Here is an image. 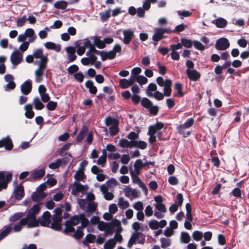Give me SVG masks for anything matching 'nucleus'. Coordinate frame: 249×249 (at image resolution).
Masks as SVG:
<instances>
[{
  "label": "nucleus",
  "mask_w": 249,
  "mask_h": 249,
  "mask_svg": "<svg viewBox=\"0 0 249 249\" xmlns=\"http://www.w3.org/2000/svg\"><path fill=\"white\" fill-rule=\"evenodd\" d=\"M36 36L34 30L29 28L25 30L24 33L20 34L17 37V41L21 44L19 46V49L22 52H24L29 48L30 43H32L36 39Z\"/></svg>",
  "instance_id": "nucleus-1"
},
{
  "label": "nucleus",
  "mask_w": 249,
  "mask_h": 249,
  "mask_svg": "<svg viewBox=\"0 0 249 249\" xmlns=\"http://www.w3.org/2000/svg\"><path fill=\"white\" fill-rule=\"evenodd\" d=\"M79 222H81V226L83 228L86 227L89 223V220L85 217L84 214L74 215L66 221L65 223V229L64 232L67 233L73 232L75 230L74 226L78 224Z\"/></svg>",
  "instance_id": "nucleus-2"
},
{
  "label": "nucleus",
  "mask_w": 249,
  "mask_h": 249,
  "mask_svg": "<svg viewBox=\"0 0 249 249\" xmlns=\"http://www.w3.org/2000/svg\"><path fill=\"white\" fill-rule=\"evenodd\" d=\"M40 210L39 205H34L30 209L28 214L25 218L28 222V228L36 227L38 226V221L36 219V215L38 213Z\"/></svg>",
  "instance_id": "nucleus-3"
},
{
  "label": "nucleus",
  "mask_w": 249,
  "mask_h": 249,
  "mask_svg": "<svg viewBox=\"0 0 249 249\" xmlns=\"http://www.w3.org/2000/svg\"><path fill=\"white\" fill-rule=\"evenodd\" d=\"M164 126V124L161 123H157L154 125L150 126L149 128L148 141L150 143H153L156 142V137L159 136L160 138V130Z\"/></svg>",
  "instance_id": "nucleus-4"
},
{
  "label": "nucleus",
  "mask_w": 249,
  "mask_h": 249,
  "mask_svg": "<svg viewBox=\"0 0 249 249\" xmlns=\"http://www.w3.org/2000/svg\"><path fill=\"white\" fill-rule=\"evenodd\" d=\"M122 49L120 45L117 44H116L112 50L108 52H101L99 53V55L101 56V59L102 60H105L107 59H112L115 57L116 53L121 52Z\"/></svg>",
  "instance_id": "nucleus-5"
},
{
  "label": "nucleus",
  "mask_w": 249,
  "mask_h": 249,
  "mask_svg": "<svg viewBox=\"0 0 249 249\" xmlns=\"http://www.w3.org/2000/svg\"><path fill=\"white\" fill-rule=\"evenodd\" d=\"M77 203L81 208L87 212H93L96 210L97 205L92 201H88L86 199H79Z\"/></svg>",
  "instance_id": "nucleus-6"
},
{
  "label": "nucleus",
  "mask_w": 249,
  "mask_h": 249,
  "mask_svg": "<svg viewBox=\"0 0 249 249\" xmlns=\"http://www.w3.org/2000/svg\"><path fill=\"white\" fill-rule=\"evenodd\" d=\"M105 123L107 126H110L109 130L111 135H115L118 132V123L116 119L109 117H107L105 119Z\"/></svg>",
  "instance_id": "nucleus-7"
},
{
  "label": "nucleus",
  "mask_w": 249,
  "mask_h": 249,
  "mask_svg": "<svg viewBox=\"0 0 249 249\" xmlns=\"http://www.w3.org/2000/svg\"><path fill=\"white\" fill-rule=\"evenodd\" d=\"M144 242V237L139 232H134L128 243V247L131 248L133 244H142Z\"/></svg>",
  "instance_id": "nucleus-8"
},
{
  "label": "nucleus",
  "mask_w": 249,
  "mask_h": 249,
  "mask_svg": "<svg viewBox=\"0 0 249 249\" xmlns=\"http://www.w3.org/2000/svg\"><path fill=\"white\" fill-rule=\"evenodd\" d=\"M23 53L18 49V50H15L11 53L10 59L11 62L13 65L16 66L22 61Z\"/></svg>",
  "instance_id": "nucleus-9"
},
{
  "label": "nucleus",
  "mask_w": 249,
  "mask_h": 249,
  "mask_svg": "<svg viewBox=\"0 0 249 249\" xmlns=\"http://www.w3.org/2000/svg\"><path fill=\"white\" fill-rule=\"evenodd\" d=\"M34 59H38V64H46L48 62L47 56L44 55L41 49H36L33 54Z\"/></svg>",
  "instance_id": "nucleus-10"
},
{
  "label": "nucleus",
  "mask_w": 249,
  "mask_h": 249,
  "mask_svg": "<svg viewBox=\"0 0 249 249\" xmlns=\"http://www.w3.org/2000/svg\"><path fill=\"white\" fill-rule=\"evenodd\" d=\"M132 181L134 183H137L139 187L142 189L145 195H147L148 194V189L146 185L141 181L140 178L138 177V175H136L135 172L133 171L130 172Z\"/></svg>",
  "instance_id": "nucleus-11"
},
{
  "label": "nucleus",
  "mask_w": 249,
  "mask_h": 249,
  "mask_svg": "<svg viewBox=\"0 0 249 249\" xmlns=\"http://www.w3.org/2000/svg\"><path fill=\"white\" fill-rule=\"evenodd\" d=\"M71 194L73 195H76L79 192H86L88 190L87 186H83L76 181L71 184Z\"/></svg>",
  "instance_id": "nucleus-12"
},
{
  "label": "nucleus",
  "mask_w": 249,
  "mask_h": 249,
  "mask_svg": "<svg viewBox=\"0 0 249 249\" xmlns=\"http://www.w3.org/2000/svg\"><path fill=\"white\" fill-rule=\"evenodd\" d=\"M124 192L125 196L131 199L137 198L139 196L138 191L129 186H125L124 189Z\"/></svg>",
  "instance_id": "nucleus-13"
},
{
  "label": "nucleus",
  "mask_w": 249,
  "mask_h": 249,
  "mask_svg": "<svg viewBox=\"0 0 249 249\" xmlns=\"http://www.w3.org/2000/svg\"><path fill=\"white\" fill-rule=\"evenodd\" d=\"M51 214L48 212L46 211L44 213L41 217L39 218L38 224H40L43 227H50L51 222Z\"/></svg>",
  "instance_id": "nucleus-14"
},
{
  "label": "nucleus",
  "mask_w": 249,
  "mask_h": 249,
  "mask_svg": "<svg viewBox=\"0 0 249 249\" xmlns=\"http://www.w3.org/2000/svg\"><path fill=\"white\" fill-rule=\"evenodd\" d=\"M46 67V64H38V68L35 71L36 81L37 83L41 82Z\"/></svg>",
  "instance_id": "nucleus-15"
},
{
  "label": "nucleus",
  "mask_w": 249,
  "mask_h": 249,
  "mask_svg": "<svg viewBox=\"0 0 249 249\" xmlns=\"http://www.w3.org/2000/svg\"><path fill=\"white\" fill-rule=\"evenodd\" d=\"M155 201V207L158 211L160 213H164L166 211L165 206L162 203V198L160 196H158L154 197Z\"/></svg>",
  "instance_id": "nucleus-16"
},
{
  "label": "nucleus",
  "mask_w": 249,
  "mask_h": 249,
  "mask_svg": "<svg viewBox=\"0 0 249 249\" xmlns=\"http://www.w3.org/2000/svg\"><path fill=\"white\" fill-rule=\"evenodd\" d=\"M109 227L111 229V234L113 233V231L115 232H121L123 231V229L121 227V221L118 219H114L109 223Z\"/></svg>",
  "instance_id": "nucleus-17"
},
{
  "label": "nucleus",
  "mask_w": 249,
  "mask_h": 249,
  "mask_svg": "<svg viewBox=\"0 0 249 249\" xmlns=\"http://www.w3.org/2000/svg\"><path fill=\"white\" fill-rule=\"evenodd\" d=\"M109 223H105L104 221H101L98 225V229L101 231L104 232L105 236L111 235V229L109 227Z\"/></svg>",
  "instance_id": "nucleus-18"
},
{
  "label": "nucleus",
  "mask_w": 249,
  "mask_h": 249,
  "mask_svg": "<svg viewBox=\"0 0 249 249\" xmlns=\"http://www.w3.org/2000/svg\"><path fill=\"white\" fill-rule=\"evenodd\" d=\"M230 43L226 38H221L218 39L215 44V47L219 50H224L229 48Z\"/></svg>",
  "instance_id": "nucleus-19"
},
{
  "label": "nucleus",
  "mask_w": 249,
  "mask_h": 249,
  "mask_svg": "<svg viewBox=\"0 0 249 249\" xmlns=\"http://www.w3.org/2000/svg\"><path fill=\"white\" fill-rule=\"evenodd\" d=\"M186 73L188 78L192 81H196L200 77V74L194 69H187Z\"/></svg>",
  "instance_id": "nucleus-20"
},
{
  "label": "nucleus",
  "mask_w": 249,
  "mask_h": 249,
  "mask_svg": "<svg viewBox=\"0 0 249 249\" xmlns=\"http://www.w3.org/2000/svg\"><path fill=\"white\" fill-rule=\"evenodd\" d=\"M122 33L124 35L123 42L125 44H129L134 36V32L132 30L127 29L123 30Z\"/></svg>",
  "instance_id": "nucleus-21"
},
{
  "label": "nucleus",
  "mask_w": 249,
  "mask_h": 249,
  "mask_svg": "<svg viewBox=\"0 0 249 249\" xmlns=\"http://www.w3.org/2000/svg\"><path fill=\"white\" fill-rule=\"evenodd\" d=\"M62 218L57 217L56 216H53V222L50 225V227L56 231H60L61 229L62 225L61 221Z\"/></svg>",
  "instance_id": "nucleus-22"
},
{
  "label": "nucleus",
  "mask_w": 249,
  "mask_h": 249,
  "mask_svg": "<svg viewBox=\"0 0 249 249\" xmlns=\"http://www.w3.org/2000/svg\"><path fill=\"white\" fill-rule=\"evenodd\" d=\"M5 80L8 83L5 87V90L13 89L15 88V83L13 81L14 77L11 74H6L4 76Z\"/></svg>",
  "instance_id": "nucleus-23"
},
{
  "label": "nucleus",
  "mask_w": 249,
  "mask_h": 249,
  "mask_svg": "<svg viewBox=\"0 0 249 249\" xmlns=\"http://www.w3.org/2000/svg\"><path fill=\"white\" fill-rule=\"evenodd\" d=\"M32 82L28 80L25 81L20 86L21 92L25 95L28 94L32 90Z\"/></svg>",
  "instance_id": "nucleus-24"
},
{
  "label": "nucleus",
  "mask_w": 249,
  "mask_h": 249,
  "mask_svg": "<svg viewBox=\"0 0 249 249\" xmlns=\"http://www.w3.org/2000/svg\"><path fill=\"white\" fill-rule=\"evenodd\" d=\"M4 146L7 150H10L13 148V144L11 139L8 137L3 138L0 140V147Z\"/></svg>",
  "instance_id": "nucleus-25"
},
{
  "label": "nucleus",
  "mask_w": 249,
  "mask_h": 249,
  "mask_svg": "<svg viewBox=\"0 0 249 249\" xmlns=\"http://www.w3.org/2000/svg\"><path fill=\"white\" fill-rule=\"evenodd\" d=\"M15 197L17 199H21L24 195V188L22 185H17L14 189Z\"/></svg>",
  "instance_id": "nucleus-26"
},
{
  "label": "nucleus",
  "mask_w": 249,
  "mask_h": 249,
  "mask_svg": "<svg viewBox=\"0 0 249 249\" xmlns=\"http://www.w3.org/2000/svg\"><path fill=\"white\" fill-rule=\"evenodd\" d=\"M68 54V59L70 62H73L76 58L75 55V49L73 47H68L65 49Z\"/></svg>",
  "instance_id": "nucleus-27"
},
{
  "label": "nucleus",
  "mask_w": 249,
  "mask_h": 249,
  "mask_svg": "<svg viewBox=\"0 0 249 249\" xmlns=\"http://www.w3.org/2000/svg\"><path fill=\"white\" fill-rule=\"evenodd\" d=\"M149 164H151V162L143 163L141 160H137L134 163V170L133 172H135L136 175H139L140 173V170Z\"/></svg>",
  "instance_id": "nucleus-28"
},
{
  "label": "nucleus",
  "mask_w": 249,
  "mask_h": 249,
  "mask_svg": "<svg viewBox=\"0 0 249 249\" xmlns=\"http://www.w3.org/2000/svg\"><path fill=\"white\" fill-rule=\"evenodd\" d=\"M172 82L171 80L169 79H167L165 81L164 85H163L164 87V95L166 96H170L172 92L171 89V85H172Z\"/></svg>",
  "instance_id": "nucleus-29"
},
{
  "label": "nucleus",
  "mask_w": 249,
  "mask_h": 249,
  "mask_svg": "<svg viewBox=\"0 0 249 249\" xmlns=\"http://www.w3.org/2000/svg\"><path fill=\"white\" fill-rule=\"evenodd\" d=\"M101 52L96 50L95 49H90L86 53V55L89 57V58L91 60V65H92L95 61L97 60V57L93 53H96L99 54V53Z\"/></svg>",
  "instance_id": "nucleus-30"
},
{
  "label": "nucleus",
  "mask_w": 249,
  "mask_h": 249,
  "mask_svg": "<svg viewBox=\"0 0 249 249\" xmlns=\"http://www.w3.org/2000/svg\"><path fill=\"white\" fill-rule=\"evenodd\" d=\"M134 83V80L130 77L129 80L122 79L120 80V86L123 89H126L130 86L133 85Z\"/></svg>",
  "instance_id": "nucleus-31"
},
{
  "label": "nucleus",
  "mask_w": 249,
  "mask_h": 249,
  "mask_svg": "<svg viewBox=\"0 0 249 249\" xmlns=\"http://www.w3.org/2000/svg\"><path fill=\"white\" fill-rule=\"evenodd\" d=\"M47 194L45 193L37 191L36 190V192L32 194V197L34 201H38L45 198Z\"/></svg>",
  "instance_id": "nucleus-32"
},
{
  "label": "nucleus",
  "mask_w": 249,
  "mask_h": 249,
  "mask_svg": "<svg viewBox=\"0 0 249 249\" xmlns=\"http://www.w3.org/2000/svg\"><path fill=\"white\" fill-rule=\"evenodd\" d=\"M163 32L162 28H157L154 29V34L153 36V39L155 41H158L163 37Z\"/></svg>",
  "instance_id": "nucleus-33"
},
{
  "label": "nucleus",
  "mask_w": 249,
  "mask_h": 249,
  "mask_svg": "<svg viewBox=\"0 0 249 249\" xmlns=\"http://www.w3.org/2000/svg\"><path fill=\"white\" fill-rule=\"evenodd\" d=\"M25 110V116L29 119H32L34 116V112L33 111V107L31 104H26L24 107Z\"/></svg>",
  "instance_id": "nucleus-34"
},
{
  "label": "nucleus",
  "mask_w": 249,
  "mask_h": 249,
  "mask_svg": "<svg viewBox=\"0 0 249 249\" xmlns=\"http://www.w3.org/2000/svg\"><path fill=\"white\" fill-rule=\"evenodd\" d=\"M117 204L119 207L122 210L126 209L129 206L128 201L122 197L118 198Z\"/></svg>",
  "instance_id": "nucleus-35"
},
{
  "label": "nucleus",
  "mask_w": 249,
  "mask_h": 249,
  "mask_svg": "<svg viewBox=\"0 0 249 249\" xmlns=\"http://www.w3.org/2000/svg\"><path fill=\"white\" fill-rule=\"evenodd\" d=\"M44 46L47 49L53 50L57 52H59L61 49L60 45H56L52 42H47L44 44Z\"/></svg>",
  "instance_id": "nucleus-36"
},
{
  "label": "nucleus",
  "mask_w": 249,
  "mask_h": 249,
  "mask_svg": "<svg viewBox=\"0 0 249 249\" xmlns=\"http://www.w3.org/2000/svg\"><path fill=\"white\" fill-rule=\"evenodd\" d=\"M44 175L45 170L44 169L34 170L32 173V177L35 179L41 178Z\"/></svg>",
  "instance_id": "nucleus-37"
},
{
  "label": "nucleus",
  "mask_w": 249,
  "mask_h": 249,
  "mask_svg": "<svg viewBox=\"0 0 249 249\" xmlns=\"http://www.w3.org/2000/svg\"><path fill=\"white\" fill-rule=\"evenodd\" d=\"M212 23L214 24L217 28H222L226 26L227 22L226 19L219 18L216 20H213Z\"/></svg>",
  "instance_id": "nucleus-38"
},
{
  "label": "nucleus",
  "mask_w": 249,
  "mask_h": 249,
  "mask_svg": "<svg viewBox=\"0 0 249 249\" xmlns=\"http://www.w3.org/2000/svg\"><path fill=\"white\" fill-rule=\"evenodd\" d=\"M134 141H129L126 139H122L119 142V145L123 148H132L133 147Z\"/></svg>",
  "instance_id": "nucleus-39"
},
{
  "label": "nucleus",
  "mask_w": 249,
  "mask_h": 249,
  "mask_svg": "<svg viewBox=\"0 0 249 249\" xmlns=\"http://www.w3.org/2000/svg\"><path fill=\"white\" fill-rule=\"evenodd\" d=\"M27 225V226L28 227V222L25 218L22 219L19 221V223L16 225L13 229L15 231L18 232L22 228V227L24 225Z\"/></svg>",
  "instance_id": "nucleus-40"
},
{
  "label": "nucleus",
  "mask_w": 249,
  "mask_h": 249,
  "mask_svg": "<svg viewBox=\"0 0 249 249\" xmlns=\"http://www.w3.org/2000/svg\"><path fill=\"white\" fill-rule=\"evenodd\" d=\"M85 86L89 89V91L90 93L92 94H95L96 93L97 89L96 87L94 86L92 81L90 80L87 81L85 83Z\"/></svg>",
  "instance_id": "nucleus-41"
},
{
  "label": "nucleus",
  "mask_w": 249,
  "mask_h": 249,
  "mask_svg": "<svg viewBox=\"0 0 249 249\" xmlns=\"http://www.w3.org/2000/svg\"><path fill=\"white\" fill-rule=\"evenodd\" d=\"M157 89V86L153 83H150L146 89V95L149 96L151 97L152 96V95L154 94V92H155L156 91Z\"/></svg>",
  "instance_id": "nucleus-42"
},
{
  "label": "nucleus",
  "mask_w": 249,
  "mask_h": 249,
  "mask_svg": "<svg viewBox=\"0 0 249 249\" xmlns=\"http://www.w3.org/2000/svg\"><path fill=\"white\" fill-rule=\"evenodd\" d=\"M33 103L35 107L37 110H41L44 107V105L38 97H36L34 99Z\"/></svg>",
  "instance_id": "nucleus-43"
},
{
  "label": "nucleus",
  "mask_w": 249,
  "mask_h": 249,
  "mask_svg": "<svg viewBox=\"0 0 249 249\" xmlns=\"http://www.w3.org/2000/svg\"><path fill=\"white\" fill-rule=\"evenodd\" d=\"M194 123V120L192 118L188 119L186 122L183 124L180 125L178 127V130L181 133V129L188 128L193 125Z\"/></svg>",
  "instance_id": "nucleus-44"
},
{
  "label": "nucleus",
  "mask_w": 249,
  "mask_h": 249,
  "mask_svg": "<svg viewBox=\"0 0 249 249\" xmlns=\"http://www.w3.org/2000/svg\"><path fill=\"white\" fill-rule=\"evenodd\" d=\"M116 243L113 238L108 240L104 244V249H114L116 246Z\"/></svg>",
  "instance_id": "nucleus-45"
},
{
  "label": "nucleus",
  "mask_w": 249,
  "mask_h": 249,
  "mask_svg": "<svg viewBox=\"0 0 249 249\" xmlns=\"http://www.w3.org/2000/svg\"><path fill=\"white\" fill-rule=\"evenodd\" d=\"M75 47L77 49V53L79 55H82L85 53L86 48L81 43L76 42Z\"/></svg>",
  "instance_id": "nucleus-46"
},
{
  "label": "nucleus",
  "mask_w": 249,
  "mask_h": 249,
  "mask_svg": "<svg viewBox=\"0 0 249 249\" xmlns=\"http://www.w3.org/2000/svg\"><path fill=\"white\" fill-rule=\"evenodd\" d=\"M85 178L84 171L78 169L75 174L74 175V178L76 180H82Z\"/></svg>",
  "instance_id": "nucleus-47"
},
{
  "label": "nucleus",
  "mask_w": 249,
  "mask_h": 249,
  "mask_svg": "<svg viewBox=\"0 0 249 249\" xmlns=\"http://www.w3.org/2000/svg\"><path fill=\"white\" fill-rule=\"evenodd\" d=\"M136 81L140 85H144L147 83L148 79L143 75H139L134 78V82Z\"/></svg>",
  "instance_id": "nucleus-48"
},
{
  "label": "nucleus",
  "mask_w": 249,
  "mask_h": 249,
  "mask_svg": "<svg viewBox=\"0 0 249 249\" xmlns=\"http://www.w3.org/2000/svg\"><path fill=\"white\" fill-rule=\"evenodd\" d=\"M147 146V143L145 142L142 141H134L133 147H138L140 149H144Z\"/></svg>",
  "instance_id": "nucleus-49"
},
{
  "label": "nucleus",
  "mask_w": 249,
  "mask_h": 249,
  "mask_svg": "<svg viewBox=\"0 0 249 249\" xmlns=\"http://www.w3.org/2000/svg\"><path fill=\"white\" fill-rule=\"evenodd\" d=\"M50 31V28L46 27L43 30H40L38 32V36L41 39H44L47 37L48 33Z\"/></svg>",
  "instance_id": "nucleus-50"
},
{
  "label": "nucleus",
  "mask_w": 249,
  "mask_h": 249,
  "mask_svg": "<svg viewBox=\"0 0 249 249\" xmlns=\"http://www.w3.org/2000/svg\"><path fill=\"white\" fill-rule=\"evenodd\" d=\"M175 89L177 91V94H175L174 96H178L179 97H182L184 93L182 91V85L179 83H176L175 85Z\"/></svg>",
  "instance_id": "nucleus-51"
},
{
  "label": "nucleus",
  "mask_w": 249,
  "mask_h": 249,
  "mask_svg": "<svg viewBox=\"0 0 249 249\" xmlns=\"http://www.w3.org/2000/svg\"><path fill=\"white\" fill-rule=\"evenodd\" d=\"M142 72V69L140 67H135L131 71L130 77L134 80V78L140 75L139 74Z\"/></svg>",
  "instance_id": "nucleus-52"
},
{
  "label": "nucleus",
  "mask_w": 249,
  "mask_h": 249,
  "mask_svg": "<svg viewBox=\"0 0 249 249\" xmlns=\"http://www.w3.org/2000/svg\"><path fill=\"white\" fill-rule=\"evenodd\" d=\"M180 240L182 243H188L190 240V236L187 232H182L181 233Z\"/></svg>",
  "instance_id": "nucleus-53"
},
{
  "label": "nucleus",
  "mask_w": 249,
  "mask_h": 249,
  "mask_svg": "<svg viewBox=\"0 0 249 249\" xmlns=\"http://www.w3.org/2000/svg\"><path fill=\"white\" fill-rule=\"evenodd\" d=\"M83 235L84 233L82 226H79L77 227V230L73 235V237L76 239H80L83 237Z\"/></svg>",
  "instance_id": "nucleus-54"
},
{
  "label": "nucleus",
  "mask_w": 249,
  "mask_h": 249,
  "mask_svg": "<svg viewBox=\"0 0 249 249\" xmlns=\"http://www.w3.org/2000/svg\"><path fill=\"white\" fill-rule=\"evenodd\" d=\"M94 43L99 49H103L105 47L106 45L103 41L100 40L97 37H94Z\"/></svg>",
  "instance_id": "nucleus-55"
},
{
  "label": "nucleus",
  "mask_w": 249,
  "mask_h": 249,
  "mask_svg": "<svg viewBox=\"0 0 249 249\" xmlns=\"http://www.w3.org/2000/svg\"><path fill=\"white\" fill-rule=\"evenodd\" d=\"M103 155L101 156L99 159L98 160L97 163L98 164L102 165L103 166V165L105 164V163L106 161V152L105 149L102 150Z\"/></svg>",
  "instance_id": "nucleus-56"
},
{
  "label": "nucleus",
  "mask_w": 249,
  "mask_h": 249,
  "mask_svg": "<svg viewBox=\"0 0 249 249\" xmlns=\"http://www.w3.org/2000/svg\"><path fill=\"white\" fill-rule=\"evenodd\" d=\"M54 6L57 8L64 9L67 6V3L65 1H58L54 3Z\"/></svg>",
  "instance_id": "nucleus-57"
},
{
  "label": "nucleus",
  "mask_w": 249,
  "mask_h": 249,
  "mask_svg": "<svg viewBox=\"0 0 249 249\" xmlns=\"http://www.w3.org/2000/svg\"><path fill=\"white\" fill-rule=\"evenodd\" d=\"M110 11L109 10H106L103 12H101L99 15L101 19L103 21L107 20L110 16Z\"/></svg>",
  "instance_id": "nucleus-58"
},
{
  "label": "nucleus",
  "mask_w": 249,
  "mask_h": 249,
  "mask_svg": "<svg viewBox=\"0 0 249 249\" xmlns=\"http://www.w3.org/2000/svg\"><path fill=\"white\" fill-rule=\"evenodd\" d=\"M106 184L108 187L113 188L118 185V182L115 178H111L106 182Z\"/></svg>",
  "instance_id": "nucleus-59"
},
{
  "label": "nucleus",
  "mask_w": 249,
  "mask_h": 249,
  "mask_svg": "<svg viewBox=\"0 0 249 249\" xmlns=\"http://www.w3.org/2000/svg\"><path fill=\"white\" fill-rule=\"evenodd\" d=\"M62 163L60 159L57 160L55 162H52L49 165V167L52 169H55L59 167Z\"/></svg>",
  "instance_id": "nucleus-60"
},
{
  "label": "nucleus",
  "mask_w": 249,
  "mask_h": 249,
  "mask_svg": "<svg viewBox=\"0 0 249 249\" xmlns=\"http://www.w3.org/2000/svg\"><path fill=\"white\" fill-rule=\"evenodd\" d=\"M203 236L202 232L199 231H195L192 234L193 239L196 241H199Z\"/></svg>",
  "instance_id": "nucleus-61"
},
{
  "label": "nucleus",
  "mask_w": 249,
  "mask_h": 249,
  "mask_svg": "<svg viewBox=\"0 0 249 249\" xmlns=\"http://www.w3.org/2000/svg\"><path fill=\"white\" fill-rule=\"evenodd\" d=\"M27 20V18L26 16H24L18 19L17 21V26L18 27H21L23 26Z\"/></svg>",
  "instance_id": "nucleus-62"
},
{
  "label": "nucleus",
  "mask_w": 249,
  "mask_h": 249,
  "mask_svg": "<svg viewBox=\"0 0 249 249\" xmlns=\"http://www.w3.org/2000/svg\"><path fill=\"white\" fill-rule=\"evenodd\" d=\"M10 227H6L5 229L0 232V240L5 237L11 231Z\"/></svg>",
  "instance_id": "nucleus-63"
},
{
  "label": "nucleus",
  "mask_w": 249,
  "mask_h": 249,
  "mask_svg": "<svg viewBox=\"0 0 249 249\" xmlns=\"http://www.w3.org/2000/svg\"><path fill=\"white\" fill-rule=\"evenodd\" d=\"M161 246L162 248L165 249L170 245V240L166 238L160 239Z\"/></svg>",
  "instance_id": "nucleus-64"
}]
</instances>
